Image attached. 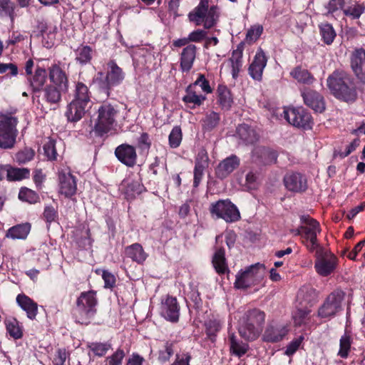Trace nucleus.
Returning a JSON list of instances; mask_svg holds the SVG:
<instances>
[{
	"label": "nucleus",
	"mask_w": 365,
	"mask_h": 365,
	"mask_svg": "<svg viewBox=\"0 0 365 365\" xmlns=\"http://www.w3.org/2000/svg\"><path fill=\"white\" fill-rule=\"evenodd\" d=\"M331 93L338 99L346 103L354 102L357 91L353 79L345 72L336 71L327 80Z\"/></svg>",
	"instance_id": "obj_1"
},
{
	"label": "nucleus",
	"mask_w": 365,
	"mask_h": 365,
	"mask_svg": "<svg viewBox=\"0 0 365 365\" xmlns=\"http://www.w3.org/2000/svg\"><path fill=\"white\" fill-rule=\"evenodd\" d=\"M264 320L265 314L260 309L247 311L239 321L240 335L247 341L255 340L262 333Z\"/></svg>",
	"instance_id": "obj_2"
},
{
	"label": "nucleus",
	"mask_w": 365,
	"mask_h": 365,
	"mask_svg": "<svg viewBox=\"0 0 365 365\" xmlns=\"http://www.w3.org/2000/svg\"><path fill=\"white\" fill-rule=\"evenodd\" d=\"M98 299L94 291L83 292L77 298L73 314L78 322L86 324L96 313Z\"/></svg>",
	"instance_id": "obj_3"
},
{
	"label": "nucleus",
	"mask_w": 365,
	"mask_h": 365,
	"mask_svg": "<svg viewBox=\"0 0 365 365\" xmlns=\"http://www.w3.org/2000/svg\"><path fill=\"white\" fill-rule=\"evenodd\" d=\"M209 0H200L198 6L188 15L190 21L196 26L203 25L204 28L209 29L217 22L219 14L216 6L208 9Z\"/></svg>",
	"instance_id": "obj_4"
},
{
	"label": "nucleus",
	"mask_w": 365,
	"mask_h": 365,
	"mask_svg": "<svg viewBox=\"0 0 365 365\" xmlns=\"http://www.w3.org/2000/svg\"><path fill=\"white\" fill-rule=\"evenodd\" d=\"M118 110L108 103H103L98 109V116L94 120V131L98 135L109 132L116 122Z\"/></svg>",
	"instance_id": "obj_5"
},
{
	"label": "nucleus",
	"mask_w": 365,
	"mask_h": 365,
	"mask_svg": "<svg viewBox=\"0 0 365 365\" xmlns=\"http://www.w3.org/2000/svg\"><path fill=\"white\" fill-rule=\"evenodd\" d=\"M300 221L303 224L302 243L310 252H314L316 249L321 247L317 239V235L321 232L320 225L315 219L307 215H302Z\"/></svg>",
	"instance_id": "obj_6"
},
{
	"label": "nucleus",
	"mask_w": 365,
	"mask_h": 365,
	"mask_svg": "<svg viewBox=\"0 0 365 365\" xmlns=\"http://www.w3.org/2000/svg\"><path fill=\"white\" fill-rule=\"evenodd\" d=\"M17 118L7 114H0V148L11 149L16 144Z\"/></svg>",
	"instance_id": "obj_7"
},
{
	"label": "nucleus",
	"mask_w": 365,
	"mask_h": 365,
	"mask_svg": "<svg viewBox=\"0 0 365 365\" xmlns=\"http://www.w3.org/2000/svg\"><path fill=\"white\" fill-rule=\"evenodd\" d=\"M264 276V265L257 263L236 276L235 286L237 289H247L261 282Z\"/></svg>",
	"instance_id": "obj_8"
},
{
	"label": "nucleus",
	"mask_w": 365,
	"mask_h": 365,
	"mask_svg": "<svg viewBox=\"0 0 365 365\" xmlns=\"http://www.w3.org/2000/svg\"><path fill=\"white\" fill-rule=\"evenodd\" d=\"M25 73L26 79L34 93H38L43 90L47 80L48 73L44 66L36 64L32 59H29L25 63Z\"/></svg>",
	"instance_id": "obj_9"
},
{
	"label": "nucleus",
	"mask_w": 365,
	"mask_h": 365,
	"mask_svg": "<svg viewBox=\"0 0 365 365\" xmlns=\"http://www.w3.org/2000/svg\"><path fill=\"white\" fill-rule=\"evenodd\" d=\"M210 212L214 219H222L226 222L232 223L240 219L237 207L229 200H220L212 203Z\"/></svg>",
	"instance_id": "obj_10"
},
{
	"label": "nucleus",
	"mask_w": 365,
	"mask_h": 365,
	"mask_svg": "<svg viewBox=\"0 0 365 365\" xmlns=\"http://www.w3.org/2000/svg\"><path fill=\"white\" fill-rule=\"evenodd\" d=\"M125 78V73L113 60L107 63L106 75L100 84V89L107 97L110 96L111 88L120 84Z\"/></svg>",
	"instance_id": "obj_11"
},
{
	"label": "nucleus",
	"mask_w": 365,
	"mask_h": 365,
	"mask_svg": "<svg viewBox=\"0 0 365 365\" xmlns=\"http://www.w3.org/2000/svg\"><path fill=\"white\" fill-rule=\"evenodd\" d=\"M316 260L314 268L316 272L322 277L331 274L337 264L336 257L331 252L325 250L322 246L314 250Z\"/></svg>",
	"instance_id": "obj_12"
},
{
	"label": "nucleus",
	"mask_w": 365,
	"mask_h": 365,
	"mask_svg": "<svg viewBox=\"0 0 365 365\" xmlns=\"http://www.w3.org/2000/svg\"><path fill=\"white\" fill-rule=\"evenodd\" d=\"M345 293L341 290H335L328 295L318 309V316L323 319L334 317L341 310V303Z\"/></svg>",
	"instance_id": "obj_13"
},
{
	"label": "nucleus",
	"mask_w": 365,
	"mask_h": 365,
	"mask_svg": "<svg viewBox=\"0 0 365 365\" xmlns=\"http://www.w3.org/2000/svg\"><path fill=\"white\" fill-rule=\"evenodd\" d=\"M284 119L294 127L304 130L311 129L312 119L309 113L302 107L285 108L283 110Z\"/></svg>",
	"instance_id": "obj_14"
},
{
	"label": "nucleus",
	"mask_w": 365,
	"mask_h": 365,
	"mask_svg": "<svg viewBox=\"0 0 365 365\" xmlns=\"http://www.w3.org/2000/svg\"><path fill=\"white\" fill-rule=\"evenodd\" d=\"M314 296V291L311 288H303L299 291L297 297L299 299H302L305 302L306 306L304 308L298 309L294 314L293 318L296 325L301 326L309 318L311 310L307 304H309V307L313 305L315 302Z\"/></svg>",
	"instance_id": "obj_15"
},
{
	"label": "nucleus",
	"mask_w": 365,
	"mask_h": 365,
	"mask_svg": "<svg viewBox=\"0 0 365 365\" xmlns=\"http://www.w3.org/2000/svg\"><path fill=\"white\" fill-rule=\"evenodd\" d=\"M48 76L51 84L57 86L61 89H64V91H68V73L65 69L63 63L60 61L52 63L48 68Z\"/></svg>",
	"instance_id": "obj_16"
},
{
	"label": "nucleus",
	"mask_w": 365,
	"mask_h": 365,
	"mask_svg": "<svg viewBox=\"0 0 365 365\" xmlns=\"http://www.w3.org/2000/svg\"><path fill=\"white\" fill-rule=\"evenodd\" d=\"M283 182L285 187L293 192H303L308 187L306 176L298 172L287 173L284 176Z\"/></svg>",
	"instance_id": "obj_17"
},
{
	"label": "nucleus",
	"mask_w": 365,
	"mask_h": 365,
	"mask_svg": "<svg viewBox=\"0 0 365 365\" xmlns=\"http://www.w3.org/2000/svg\"><path fill=\"white\" fill-rule=\"evenodd\" d=\"M117 159L125 165L132 168L136 164L137 153L135 148L128 144H121L115 150Z\"/></svg>",
	"instance_id": "obj_18"
},
{
	"label": "nucleus",
	"mask_w": 365,
	"mask_h": 365,
	"mask_svg": "<svg viewBox=\"0 0 365 365\" xmlns=\"http://www.w3.org/2000/svg\"><path fill=\"white\" fill-rule=\"evenodd\" d=\"M351 67L356 76L365 83V50L356 48L351 56Z\"/></svg>",
	"instance_id": "obj_19"
},
{
	"label": "nucleus",
	"mask_w": 365,
	"mask_h": 365,
	"mask_svg": "<svg viewBox=\"0 0 365 365\" xmlns=\"http://www.w3.org/2000/svg\"><path fill=\"white\" fill-rule=\"evenodd\" d=\"M267 63V57L262 48H259L248 68L250 76L256 81H261L262 73Z\"/></svg>",
	"instance_id": "obj_20"
},
{
	"label": "nucleus",
	"mask_w": 365,
	"mask_h": 365,
	"mask_svg": "<svg viewBox=\"0 0 365 365\" xmlns=\"http://www.w3.org/2000/svg\"><path fill=\"white\" fill-rule=\"evenodd\" d=\"M58 180L61 194L66 197H70L76 194L77 190L76 178L70 172H60Z\"/></svg>",
	"instance_id": "obj_21"
},
{
	"label": "nucleus",
	"mask_w": 365,
	"mask_h": 365,
	"mask_svg": "<svg viewBox=\"0 0 365 365\" xmlns=\"http://www.w3.org/2000/svg\"><path fill=\"white\" fill-rule=\"evenodd\" d=\"M209 158L207 151L200 149L195 158L193 186L197 187L202 178L205 170L208 167Z\"/></svg>",
	"instance_id": "obj_22"
},
{
	"label": "nucleus",
	"mask_w": 365,
	"mask_h": 365,
	"mask_svg": "<svg viewBox=\"0 0 365 365\" xmlns=\"http://www.w3.org/2000/svg\"><path fill=\"white\" fill-rule=\"evenodd\" d=\"M161 315L168 321L177 322L180 316V307L176 298L168 297L161 305Z\"/></svg>",
	"instance_id": "obj_23"
},
{
	"label": "nucleus",
	"mask_w": 365,
	"mask_h": 365,
	"mask_svg": "<svg viewBox=\"0 0 365 365\" xmlns=\"http://www.w3.org/2000/svg\"><path fill=\"white\" fill-rule=\"evenodd\" d=\"M240 160L235 155H232L222 160L216 168V176L222 180L226 178L240 165Z\"/></svg>",
	"instance_id": "obj_24"
},
{
	"label": "nucleus",
	"mask_w": 365,
	"mask_h": 365,
	"mask_svg": "<svg viewBox=\"0 0 365 365\" xmlns=\"http://www.w3.org/2000/svg\"><path fill=\"white\" fill-rule=\"evenodd\" d=\"M304 103L317 113H322L325 109L323 97L317 91L307 89L302 93Z\"/></svg>",
	"instance_id": "obj_25"
},
{
	"label": "nucleus",
	"mask_w": 365,
	"mask_h": 365,
	"mask_svg": "<svg viewBox=\"0 0 365 365\" xmlns=\"http://www.w3.org/2000/svg\"><path fill=\"white\" fill-rule=\"evenodd\" d=\"M252 157L255 162L262 164H271L276 162L277 154L269 148L257 146L253 149Z\"/></svg>",
	"instance_id": "obj_26"
},
{
	"label": "nucleus",
	"mask_w": 365,
	"mask_h": 365,
	"mask_svg": "<svg viewBox=\"0 0 365 365\" xmlns=\"http://www.w3.org/2000/svg\"><path fill=\"white\" fill-rule=\"evenodd\" d=\"M91 107V106L71 101L67 106L65 115L68 121L76 123L84 116Z\"/></svg>",
	"instance_id": "obj_27"
},
{
	"label": "nucleus",
	"mask_w": 365,
	"mask_h": 365,
	"mask_svg": "<svg viewBox=\"0 0 365 365\" xmlns=\"http://www.w3.org/2000/svg\"><path fill=\"white\" fill-rule=\"evenodd\" d=\"M237 135L245 145H252L259 140V134L255 128L250 125L243 123L238 125Z\"/></svg>",
	"instance_id": "obj_28"
},
{
	"label": "nucleus",
	"mask_w": 365,
	"mask_h": 365,
	"mask_svg": "<svg viewBox=\"0 0 365 365\" xmlns=\"http://www.w3.org/2000/svg\"><path fill=\"white\" fill-rule=\"evenodd\" d=\"M288 329L283 325H269L263 334V340L267 342L280 341L287 334Z\"/></svg>",
	"instance_id": "obj_29"
},
{
	"label": "nucleus",
	"mask_w": 365,
	"mask_h": 365,
	"mask_svg": "<svg viewBox=\"0 0 365 365\" xmlns=\"http://www.w3.org/2000/svg\"><path fill=\"white\" fill-rule=\"evenodd\" d=\"M197 47L190 44L185 47L180 55V69L182 72H189L192 68L196 56Z\"/></svg>",
	"instance_id": "obj_30"
},
{
	"label": "nucleus",
	"mask_w": 365,
	"mask_h": 365,
	"mask_svg": "<svg viewBox=\"0 0 365 365\" xmlns=\"http://www.w3.org/2000/svg\"><path fill=\"white\" fill-rule=\"evenodd\" d=\"M16 302L26 312L28 318L30 319L36 318L38 312V305L33 299L24 294H20L16 297Z\"/></svg>",
	"instance_id": "obj_31"
},
{
	"label": "nucleus",
	"mask_w": 365,
	"mask_h": 365,
	"mask_svg": "<svg viewBox=\"0 0 365 365\" xmlns=\"http://www.w3.org/2000/svg\"><path fill=\"white\" fill-rule=\"evenodd\" d=\"M206 100V96L198 94L194 85L190 84L185 89V95L182 97V101L191 108L200 106Z\"/></svg>",
	"instance_id": "obj_32"
},
{
	"label": "nucleus",
	"mask_w": 365,
	"mask_h": 365,
	"mask_svg": "<svg viewBox=\"0 0 365 365\" xmlns=\"http://www.w3.org/2000/svg\"><path fill=\"white\" fill-rule=\"evenodd\" d=\"M42 91H43V98L51 105L58 104L61 101L62 93L68 92V91L61 89L60 87L52 84L46 86Z\"/></svg>",
	"instance_id": "obj_33"
},
{
	"label": "nucleus",
	"mask_w": 365,
	"mask_h": 365,
	"mask_svg": "<svg viewBox=\"0 0 365 365\" xmlns=\"http://www.w3.org/2000/svg\"><path fill=\"white\" fill-rule=\"evenodd\" d=\"M91 93L88 86L82 82H77L73 91V101L91 106Z\"/></svg>",
	"instance_id": "obj_34"
},
{
	"label": "nucleus",
	"mask_w": 365,
	"mask_h": 365,
	"mask_svg": "<svg viewBox=\"0 0 365 365\" xmlns=\"http://www.w3.org/2000/svg\"><path fill=\"white\" fill-rule=\"evenodd\" d=\"M217 103L222 109L229 110L233 104V98L228 88L219 85L217 90Z\"/></svg>",
	"instance_id": "obj_35"
},
{
	"label": "nucleus",
	"mask_w": 365,
	"mask_h": 365,
	"mask_svg": "<svg viewBox=\"0 0 365 365\" xmlns=\"http://www.w3.org/2000/svg\"><path fill=\"white\" fill-rule=\"evenodd\" d=\"M125 254L127 257L138 264L143 263L147 258L148 255L145 252L143 247L139 243H134L125 248Z\"/></svg>",
	"instance_id": "obj_36"
},
{
	"label": "nucleus",
	"mask_w": 365,
	"mask_h": 365,
	"mask_svg": "<svg viewBox=\"0 0 365 365\" xmlns=\"http://www.w3.org/2000/svg\"><path fill=\"white\" fill-rule=\"evenodd\" d=\"M230 353L238 357L245 355L249 349V345L237 339L235 334L229 336Z\"/></svg>",
	"instance_id": "obj_37"
},
{
	"label": "nucleus",
	"mask_w": 365,
	"mask_h": 365,
	"mask_svg": "<svg viewBox=\"0 0 365 365\" xmlns=\"http://www.w3.org/2000/svg\"><path fill=\"white\" fill-rule=\"evenodd\" d=\"M31 230L29 223L17 225L9 228L6 232V237L13 240H25Z\"/></svg>",
	"instance_id": "obj_38"
},
{
	"label": "nucleus",
	"mask_w": 365,
	"mask_h": 365,
	"mask_svg": "<svg viewBox=\"0 0 365 365\" xmlns=\"http://www.w3.org/2000/svg\"><path fill=\"white\" fill-rule=\"evenodd\" d=\"M123 185L125 187V195L128 199L135 198L144 190V186L139 180H127Z\"/></svg>",
	"instance_id": "obj_39"
},
{
	"label": "nucleus",
	"mask_w": 365,
	"mask_h": 365,
	"mask_svg": "<svg viewBox=\"0 0 365 365\" xmlns=\"http://www.w3.org/2000/svg\"><path fill=\"white\" fill-rule=\"evenodd\" d=\"M290 76L298 83L310 85L314 81V77L307 69L297 66L290 71Z\"/></svg>",
	"instance_id": "obj_40"
},
{
	"label": "nucleus",
	"mask_w": 365,
	"mask_h": 365,
	"mask_svg": "<svg viewBox=\"0 0 365 365\" xmlns=\"http://www.w3.org/2000/svg\"><path fill=\"white\" fill-rule=\"evenodd\" d=\"M212 264L218 274H224L227 267L225 262V250L222 247L217 248L212 258Z\"/></svg>",
	"instance_id": "obj_41"
},
{
	"label": "nucleus",
	"mask_w": 365,
	"mask_h": 365,
	"mask_svg": "<svg viewBox=\"0 0 365 365\" xmlns=\"http://www.w3.org/2000/svg\"><path fill=\"white\" fill-rule=\"evenodd\" d=\"M319 33L322 40L324 43L330 45L336 37V32L331 24L325 22L319 25Z\"/></svg>",
	"instance_id": "obj_42"
},
{
	"label": "nucleus",
	"mask_w": 365,
	"mask_h": 365,
	"mask_svg": "<svg viewBox=\"0 0 365 365\" xmlns=\"http://www.w3.org/2000/svg\"><path fill=\"white\" fill-rule=\"evenodd\" d=\"M242 49L237 48L234 50L230 59L232 64V75L234 78L238 76L242 67Z\"/></svg>",
	"instance_id": "obj_43"
},
{
	"label": "nucleus",
	"mask_w": 365,
	"mask_h": 365,
	"mask_svg": "<svg viewBox=\"0 0 365 365\" xmlns=\"http://www.w3.org/2000/svg\"><path fill=\"white\" fill-rule=\"evenodd\" d=\"M76 60L81 65L88 63L92 58V48L88 46H83L76 51Z\"/></svg>",
	"instance_id": "obj_44"
},
{
	"label": "nucleus",
	"mask_w": 365,
	"mask_h": 365,
	"mask_svg": "<svg viewBox=\"0 0 365 365\" xmlns=\"http://www.w3.org/2000/svg\"><path fill=\"white\" fill-rule=\"evenodd\" d=\"M6 331L15 339H21L23 336L22 329L16 319H7L5 322Z\"/></svg>",
	"instance_id": "obj_45"
},
{
	"label": "nucleus",
	"mask_w": 365,
	"mask_h": 365,
	"mask_svg": "<svg viewBox=\"0 0 365 365\" xmlns=\"http://www.w3.org/2000/svg\"><path fill=\"white\" fill-rule=\"evenodd\" d=\"M29 177V170L28 168H12L9 165L8 170L7 180L9 181L21 180Z\"/></svg>",
	"instance_id": "obj_46"
},
{
	"label": "nucleus",
	"mask_w": 365,
	"mask_h": 365,
	"mask_svg": "<svg viewBox=\"0 0 365 365\" xmlns=\"http://www.w3.org/2000/svg\"><path fill=\"white\" fill-rule=\"evenodd\" d=\"M35 151L31 148H24L15 154L14 160L19 165L26 164L32 160Z\"/></svg>",
	"instance_id": "obj_47"
},
{
	"label": "nucleus",
	"mask_w": 365,
	"mask_h": 365,
	"mask_svg": "<svg viewBox=\"0 0 365 365\" xmlns=\"http://www.w3.org/2000/svg\"><path fill=\"white\" fill-rule=\"evenodd\" d=\"M351 343V338L349 335L344 334L341 337L339 341V350L338 352V355L340 357L343 359H346L348 357Z\"/></svg>",
	"instance_id": "obj_48"
},
{
	"label": "nucleus",
	"mask_w": 365,
	"mask_h": 365,
	"mask_svg": "<svg viewBox=\"0 0 365 365\" xmlns=\"http://www.w3.org/2000/svg\"><path fill=\"white\" fill-rule=\"evenodd\" d=\"M16 6L10 0H3L0 5V16H9L11 22H14L16 14Z\"/></svg>",
	"instance_id": "obj_49"
},
{
	"label": "nucleus",
	"mask_w": 365,
	"mask_h": 365,
	"mask_svg": "<svg viewBox=\"0 0 365 365\" xmlns=\"http://www.w3.org/2000/svg\"><path fill=\"white\" fill-rule=\"evenodd\" d=\"M88 347L98 356H104L111 349V344L109 342H91Z\"/></svg>",
	"instance_id": "obj_50"
},
{
	"label": "nucleus",
	"mask_w": 365,
	"mask_h": 365,
	"mask_svg": "<svg viewBox=\"0 0 365 365\" xmlns=\"http://www.w3.org/2000/svg\"><path fill=\"white\" fill-rule=\"evenodd\" d=\"M19 198L30 204H34L39 201L38 195L34 190L26 187L21 189L19 193Z\"/></svg>",
	"instance_id": "obj_51"
},
{
	"label": "nucleus",
	"mask_w": 365,
	"mask_h": 365,
	"mask_svg": "<svg viewBox=\"0 0 365 365\" xmlns=\"http://www.w3.org/2000/svg\"><path fill=\"white\" fill-rule=\"evenodd\" d=\"M44 155L49 160H55L57 158V152L56 150V142L54 140L48 138L47 140L43 145Z\"/></svg>",
	"instance_id": "obj_52"
},
{
	"label": "nucleus",
	"mask_w": 365,
	"mask_h": 365,
	"mask_svg": "<svg viewBox=\"0 0 365 365\" xmlns=\"http://www.w3.org/2000/svg\"><path fill=\"white\" fill-rule=\"evenodd\" d=\"M174 341H167L165 343L164 348L159 351L158 359L162 361H168L174 354Z\"/></svg>",
	"instance_id": "obj_53"
},
{
	"label": "nucleus",
	"mask_w": 365,
	"mask_h": 365,
	"mask_svg": "<svg viewBox=\"0 0 365 365\" xmlns=\"http://www.w3.org/2000/svg\"><path fill=\"white\" fill-rule=\"evenodd\" d=\"M182 130L180 127L175 126L168 137L169 139V145L173 148H178L182 141Z\"/></svg>",
	"instance_id": "obj_54"
},
{
	"label": "nucleus",
	"mask_w": 365,
	"mask_h": 365,
	"mask_svg": "<svg viewBox=\"0 0 365 365\" xmlns=\"http://www.w3.org/2000/svg\"><path fill=\"white\" fill-rule=\"evenodd\" d=\"M220 121L219 114L216 112H211L207 114L203 120L202 126L205 129L210 130L215 128Z\"/></svg>",
	"instance_id": "obj_55"
},
{
	"label": "nucleus",
	"mask_w": 365,
	"mask_h": 365,
	"mask_svg": "<svg viewBox=\"0 0 365 365\" xmlns=\"http://www.w3.org/2000/svg\"><path fill=\"white\" fill-rule=\"evenodd\" d=\"M345 4V0H329L328 4L325 6L326 9L327 10L326 15L329 14H334L338 11H344V6Z\"/></svg>",
	"instance_id": "obj_56"
},
{
	"label": "nucleus",
	"mask_w": 365,
	"mask_h": 365,
	"mask_svg": "<svg viewBox=\"0 0 365 365\" xmlns=\"http://www.w3.org/2000/svg\"><path fill=\"white\" fill-rule=\"evenodd\" d=\"M206 333L209 336L211 341L215 340V334L221 328L220 323L217 320H209L205 324Z\"/></svg>",
	"instance_id": "obj_57"
},
{
	"label": "nucleus",
	"mask_w": 365,
	"mask_h": 365,
	"mask_svg": "<svg viewBox=\"0 0 365 365\" xmlns=\"http://www.w3.org/2000/svg\"><path fill=\"white\" fill-rule=\"evenodd\" d=\"M124 356V351L118 349L110 356L106 358V365H122Z\"/></svg>",
	"instance_id": "obj_58"
},
{
	"label": "nucleus",
	"mask_w": 365,
	"mask_h": 365,
	"mask_svg": "<svg viewBox=\"0 0 365 365\" xmlns=\"http://www.w3.org/2000/svg\"><path fill=\"white\" fill-rule=\"evenodd\" d=\"M68 356L69 353L66 349H58L53 356V364L54 365H64Z\"/></svg>",
	"instance_id": "obj_59"
},
{
	"label": "nucleus",
	"mask_w": 365,
	"mask_h": 365,
	"mask_svg": "<svg viewBox=\"0 0 365 365\" xmlns=\"http://www.w3.org/2000/svg\"><path fill=\"white\" fill-rule=\"evenodd\" d=\"M364 7L359 4H355L344 9V14L346 16H350L353 19H359L364 13Z\"/></svg>",
	"instance_id": "obj_60"
},
{
	"label": "nucleus",
	"mask_w": 365,
	"mask_h": 365,
	"mask_svg": "<svg viewBox=\"0 0 365 365\" xmlns=\"http://www.w3.org/2000/svg\"><path fill=\"white\" fill-rule=\"evenodd\" d=\"M191 85H194L195 88L199 86L202 91L207 94L212 91L209 81L205 78L203 74H200L197 80L193 83H191Z\"/></svg>",
	"instance_id": "obj_61"
},
{
	"label": "nucleus",
	"mask_w": 365,
	"mask_h": 365,
	"mask_svg": "<svg viewBox=\"0 0 365 365\" xmlns=\"http://www.w3.org/2000/svg\"><path fill=\"white\" fill-rule=\"evenodd\" d=\"M43 217L48 223L55 221L58 217L56 209L51 205L46 206L43 211Z\"/></svg>",
	"instance_id": "obj_62"
},
{
	"label": "nucleus",
	"mask_w": 365,
	"mask_h": 365,
	"mask_svg": "<svg viewBox=\"0 0 365 365\" xmlns=\"http://www.w3.org/2000/svg\"><path fill=\"white\" fill-rule=\"evenodd\" d=\"M304 337L300 336L297 339L292 340L287 346L285 354L287 356L293 355L299 348Z\"/></svg>",
	"instance_id": "obj_63"
},
{
	"label": "nucleus",
	"mask_w": 365,
	"mask_h": 365,
	"mask_svg": "<svg viewBox=\"0 0 365 365\" xmlns=\"http://www.w3.org/2000/svg\"><path fill=\"white\" fill-rule=\"evenodd\" d=\"M257 173L250 171L246 175L245 186L250 190L255 189L257 185Z\"/></svg>",
	"instance_id": "obj_64"
}]
</instances>
